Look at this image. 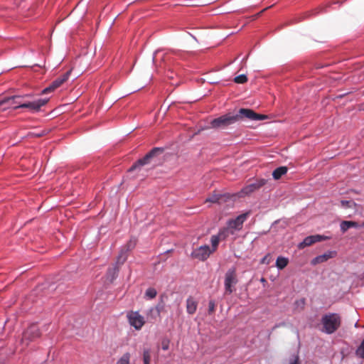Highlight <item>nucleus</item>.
<instances>
[{"mask_svg":"<svg viewBox=\"0 0 364 364\" xmlns=\"http://www.w3.org/2000/svg\"><path fill=\"white\" fill-rule=\"evenodd\" d=\"M58 87L55 84L54 82H52V83L45 89H43L41 92L42 95L48 94L50 92H53L55 90H56Z\"/></svg>","mask_w":364,"mask_h":364,"instance_id":"29","label":"nucleus"},{"mask_svg":"<svg viewBox=\"0 0 364 364\" xmlns=\"http://www.w3.org/2000/svg\"><path fill=\"white\" fill-rule=\"evenodd\" d=\"M27 96L28 95H14L11 97H4L3 102H5L6 106L3 107V110H6L9 108H13L14 109V106L22 105L23 102V99Z\"/></svg>","mask_w":364,"mask_h":364,"instance_id":"9","label":"nucleus"},{"mask_svg":"<svg viewBox=\"0 0 364 364\" xmlns=\"http://www.w3.org/2000/svg\"><path fill=\"white\" fill-rule=\"evenodd\" d=\"M49 99H38L37 100L33 102H23L21 105L14 106V109L18 108H28L32 111L38 112L40 110L41 107L47 104Z\"/></svg>","mask_w":364,"mask_h":364,"instance_id":"6","label":"nucleus"},{"mask_svg":"<svg viewBox=\"0 0 364 364\" xmlns=\"http://www.w3.org/2000/svg\"><path fill=\"white\" fill-rule=\"evenodd\" d=\"M130 354L126 353L117 360L116 364H129Z\"/></svg>","mask_w":364,"mask_h":364,"instance_id":"27","label":"nucleus"},{"mask_svg":"<svg viewBox=\"0 0 364 364\" xmlns=\"http://www.w3.org/2000/svg\"><path fill=\"white\" fill-rule=\"evenodd\" d=\"M215 301L213 300H210L208 303V312L209 314H212L215 311Z\"/></svg>","mask_w":364,"mask_h":364,"instance_id":"34","label":"nucleus"},{"mask_svg":"<svg viewBox=\"0 0 364 364\" xmlns=\"http://www.w3.org/2000/svg\"><path fill=\"white\" fill-rule=\"evenodd\" d=\"M183 38H193V37L191 35L190 33L187 32V34L186 36L183 35Z\"/></svg>","mask_w":364,"mask_h":364,"instance_id":"38","label":"nucleus"},{"mask_svg":"<svg viewBox=\"0 0 364 364\" xmlns=\"http://www.w3.org/2000/svg\"><path fill=\"white\" fill-rule=\"evenodd\" d=\"M166 154H172L171 152H166Z\"/></svg>","mask_w":364,"mask_h":364,"instance_id":"40","label":"nucleus"},{"mask_svg":"<svg viewBox=\"0 0 364 364\" xmlns=\"http://www.w3.org/2000/svg\"><path fill=\"white\" fill-rule=\"evenodd\" d=\"M289 260L284 257H278L276 260V267L278 269H283L288 264Z\"/></svg>","mask_w":364,"mask_h":364,"instance_id":"20","label":"nucleus"},{"mask_svg":"<svg viewBox=\"0 0 364 364\" xmlns=\"http://www.w3.org/2000/svg\"><path fill=\"white\" fill-rule=\"evenodd\" d=\"M332 257H333V252L329 251V252H325L323 255L316 256L311 260V263L312 265H316L317 264L323 263V262L327 261L328 259L331 258Z\"/></svg>","mask_w":364,"mask_h":364,"instance_id":"14","label":"nucleus"},{"mask_svg":"<svg viewBox=\"0 0 364 364\" xmlns=\"http://www.w3.org/2000/svg\"><path fill=\"white\" fill-rule=\"evenodd\" d=\"M267 180L264 178L257 179L254 183H252L243 187L240 192V196H245L250 195L252 193H254L255 191L259 190L260 188L264 186L267 183Z\"/></svg>","mask_w":364,"mask_h":364,"instance_id":"5","label":"nucleus"},{"mask_svg":"<svg viewBox=\"0 0 364 364\" xmlns=\"http://www.w3.org/2000/svg\"><path fill=\"white\" fill-rule=\"evenodd\" d=\"M169 348V342L167 340H164L161 343V348L164 350H168Z\"/></svg>","mask_w":364,"mask_h":364,"instance_id":"35","label":"nucleus"},{"mask_svg":"<svg viewBox=\"0 0 364 364\" xmlns=\"http://www.w3.org/2000/svg\"><path fill=\"white\" fill-rule=\"evenodd\" d=\"M151 360V354L149 349H144L143 352L144 364H149Z\"/></svg>","mask_w":364,"mask_h":364,"instance_id":"30","label":"nucleus"},{"mask_svg":"<svg viewBox=\"0 0 364 364\" xmlns=\"http://www.w3.org/2000/svg\"><path fill=\"white\" fill-rule=\"evenodd\" d=\"M321 322L322 324L321 331L326 334H332L340 328L341 318L338 314L328 313L322 316Z\"/></svg>","mask_w":364,"mask_h":364,"instance_id":"2","label":"nucleus"},{"mask_svg":"<svg viewBox=\"0 0 364 364\" xmlns=\"http://www.w3.org/2000/svg\"><path fill=\"white\" fill-rule=\"evenodd\" d=\"M250 212L242 213L234 219H230L227 222V227L230 230V234H234L235 230H240L242 228L244 222L247 220Z\"/></svg>","mask_w":364,"mask_h":364,"instance_id":"4","label":"nucleus"},{"mask_svg":"<svg viewBox=\"0 0 364 364\" xmlns=\"http://www.w3.org/2000/svg\"><path fill=\"white\" fill-rule=\"evenodd\" d=\"M196 0H183V6H198Z\"/></svg>","mask_w":364,"mask_h":364,"instance_id":"32","label":"nucleus"},{"mask_svg":"<svg viewBox=\"0 0 364 364\" xmlns=\"http://www.w3.org/2000/svg\"><path fill=\"white\" fill-rule=\"evenodd\" d=\"M167 148L155 147L145 154L141 159H152L162 156L163 154L167 150Z\"/></svg>","mask_w":364,"mask_h":364,"instance_id":"12","label":"nucleus"},{"mask_svg":"<svg viewBox=\"0 0 364 364\" xmlns=\"http://www.w3.org/2000/svg\"><path fill=\"white\" fill-rule=\"evenodd\" d=\"M351 202L350 200H341V204L343 208H349L350 207Z\"/></svg>","mask_w":364,"mask_h":364,"instance_id":"36","label":"nucleus"},{"mask_svg":"<svg viewBox=\"0 0 364 364\" xmlns=\"http://www.w3.org/2000/svg\"><path fill=\"white\" fill-rule=\"evenodd\" d=\"M229 234H230V230L226 227L220 228L216 235L218 236L220 240H225Z\"/></svg>","mask_w":364,"mask_h":364,"instance_id":"24","label":"nucleus"},{"mask_svg":"<svg viewBox=\"0 0 364 364\" xmlns=\"http://www.w3.org/2000/svg\"><path fill=\"white\" fill-rule=\"evenodd\" d=\"M196 309H197L196 301L192 298H188L186 301L187 312L190 314H193L196 312Z\"/></svg>","mask_w":364,"mask_h":364,"instance_id":"16","label":"nucleus"},{"mask_svg":"<svg viewBox=\"0 0 364 364\" xmlns=\"http://www.w3.org/2000/svg\"><path fill=\"white\" fill-rule=\"evenodd\" d=\"M237 283L236 269L235 267L230 268L225 275V294H231L235 291V285Z\"/></svg>","mask_w":364,"mask_h":364,"instance_id":"3","label":"nucleus"},{"mask_svg":"<svg viewBox=\"0 0 364 364\" xmlns=\"http://www.w3.org/2000/svg\"><path fill=\"white\" fill-rule=\"evenodd\" d=\"M156 294L157 292L154 288H148L145 291V297L149 299L155 298Z\"/></svg>","mask_w":364,"mask_h":364,"instance_id":"26","label":"nucleus"},{"mask_svg":"<svg viewBox=\"0 0 364 364\" xmlns=\"http://www.w3.org/2000/svg\"><path fill=\"white\" fill-rule=\"evenodd\" d=\"M136 239L135 237H131L130 240L127 242V243L122 247L126 250V251H128L129 252L136 247Z\"/></svg>","mask_w":364,"mask_h":364,"instance_id":"23","label":"nucleus"},{"mask_svg":"<svg viewBox=\"0 0 364 364\" xmlns=\"http://www.w3.org/2000/svg\"><path fill=\"white\" fill-rule=\"evenodd\" d=\"M289 364H299V357L297 354L292 355Z\"/></svg>","mask_w":364,"mask_h":364,"instance_id":"33","label":"nucleus"},{"mask_svg":"<svg viewBox=\"0 0 364 364\" xmlns=\"http://www.w3.org/2000/svg\"><path fill=\"white\" fill-rule=\"evenodd\" d=\"M129 324L136 330H140L144 326V318L138 311H132L127 314Z\"/></svg>","mask_w":364,"mask_h":364,"instance_id":"8","label":"nucleus"},{"mask_svg":"<svg viewBox=\"0 0 364 364\" xmlns=\"http://www.w3.org/2000/svg\"><path fill=\"white\" fill-rule=\"evenodd\" d=\"M41 335L40 330L37 325H31L23 333V340H33L38 338Z\"/></svg>","mask_w":364,"mask_h":364,"instance_id":"11","label":"nucleus"},{"mask_svg":"<svg viewBox=\"0 0 364 364\" xmlns=\"http://www.w3.org/2000/svg\"><path fill=\"white\" fill-rule=\"evenodd\" d=\"M45 135V132H41V133H37V134H35V136H36L37 137H41V136H43Z\"/></svg>","mask_w":364,"mask_h":364,"instance_id":"37","label":"nucleus"},{"mask_svg":"<svg viewBox=\"0 0 364 364\" xmlns=\"http://www.w3.org/2000/svg\"><path fill=\"white\" fill-rule=\"evenodd\" d=\"M267 118V117L266 115L257 114L252 109L241 108L235 114L228 113L213 119L210 122V127L213 129H225L228 126L232 125L244 119H248L253 121H259L265 119Z\"/></svg>","mask_w":364,"mask_h":364,"instance_id":"1","label":"nucleus"},{"mask_svg":"<svg viewBox=\"0 0 364 364\" xmlns=\"http://www.w3.org/2000/svg\"><path fill=\"white\" fill-rule=\"evenodd\" d=\"M355 354L358 357L360 358H364V338L360 345L356 349Z\"/></svg>","mask_w":364,"mask_h":364,"instance_id":"28","label":"nucleus"},{"mask_svg":"<svg viewBox=\"0 0 364 364\" xmlns=\"http://www.w3.org/2000/svg\"><path fill=\"white\" fill-rule=\"evenodd\" d=\"M326 238H327L326 237H325L323 235H310V236L306 237L303 240L302 242L299 243L298 248L300 250L304 249L306 247H309L316 242L323 241Z\"/></svg>","mask_w":364,"mask_h":364,"instance_id":"10","label":"nucleus"},{"mask_svg":"<svg viewBox=\"0 0 364 364\" xmlns=\"http://www.w3.org/2000/svg\"><path fill=\"white\" fill-rule=\"evenodd\" d=\"M70 72H71L70 70L67 71L63 75H61L59 77H58L57 79H55L53 81L55 82V84L59 87L61 85H63L65 82H66L68 80Z\"/></svg>","mask_w":364,"mask_h":364,"instance_id":"21","label":"nucleus"},{"mask_svg":"<svg viewBox=\"0 0 364 364\" xmlns=\"http://www.w3.org/2000/svg\"><path fill=\"white\" fill-rule=\"evenodd\" d=\"M358 226L357 223L354 221H342L341 225H340V227H341V230L343 232H345L346 231H347L348 229L351 228H356Z\"/></svg>","mask_w":364,"mask_h":364,"instance_id":"19","label":"nucleus"},{"mask_svg":"<svg viewBox=\"0 0 364 364\" xmlns=\"http://www.w3.org/2000/svg\"><path fill=\"white\" fill-rule=\"evenodd\" d=\"M149 161H136V163H134L132 167L129 168V171L133 172L136 170H141V168L146 165Z\"/></svg>","mask_w":364,"mask_h":364,"instance_id":"22","label":"nucleus"},{"mask_svg":"<svg viewBox=\"0 0 364 364\" xmlns=\"http://www.w3.org/2000/svg\"><path fill=\"white\" fill-rule=\"evenodd\" d=\"M160 316V311L157 307H151L146 313V317L149 321L153 322Z\"/></svg>","mask_w":364,"mask_h":364,"instance_id":"15","label":"nucleus"},{"mask_svg":"<svg viewBox=\"0 0 364 364\" xmlns=\"http://www.w3.org/2000/svg\"><path fill=\"white\" fill-rule=\"evenodd\" d=\"M267 256L264 257L262 260H261V263H265L266 262V259H267Z\"/></svg>","mask_w":364,"mask_h":364,"instance_id":"39","label":"nucleus"},{"mask_svg":"<svg viewBox=\"0 0 364 364\" xmlns=\"http://www.w3.org/2000/svg\"><path fill=\"white\" fill-rule=\"evenodd\" d=\"M128 253L129 252L126 251V250L123 247H122L117 257V264H124L128 257Z\"/></svg>","mask_w":364,"mask_h":364,"instance_id":"18","label":"nucleus"},{"mask_svg":"<svg viewBox=\"0 0 364 364\" xmlns=\"http://www.w3.org/2000/svg\"><path fill=\"white\" fill-rule=\"evenodd\" d=\"M220 240L219 239L218 236H217L216 235H213L211 236L210 242L212 245V248H210V250H213V252H214L217 250Z\"/></svg>","mask_w":364,"mask_h":364,"instance_id":"25","label":"nucleus"},{"mask_svg":"<svg viewBox=\"0 0 364 364\" xmlns=\"http://www.w3.org/2000/svg\"><path fill=\"white\" fill-rule=\"evenodd\" d=\"M287 168L286 166H279L273 172H272V176L274 179L279 180L281 178V177L284 175H285L287 172Z\"/></svg>","mask_w":364,"mask_h":364,"instance_id":"17","label":"nucleus"},{"mask_svg":"<svg viewBox=\"0 0 364 364\" xmlns=\"http://www.w3.org/2000/svg\"><path fill=\"white\" fill-rule=\"evenodd\" d=\"M231 195L230 193H219L216 191H214L209 197H208L205 202V203H219L220 200L223 198H225L226 199L230 198Z\"/></svg>","mask_w":364,"mask_h":364,"instance_id":"13","label":"nucleus"},{"mask_svg":"<svg viewBox=\"0 0 364 364\" xmlns=\"http://www.w3.org/2000/svg\"><path fill=\"white\" fill-rule=\"evenodd\" d=\"M211 253H213V250H210V247L208 245H205L196 248L192 252L191 256L193 258L200 261H205L209 257Z\"/></svg>","mask_w":364,"mask_h":364,"instance_id":"7","label":"nucleus"},{"mask_svg":"<svg viewBox=\"0 0 364 364\" xmlns=\"http://www.w3.org/2000/svg\"><path fill=\"white\" fill-rule=\"evenodd\" d=\"M247 81V77L245 75H240L235 77L234 82L237 84H243Z\"/></svg>","mask_w":364,"mask_h":364,"instance_id":"31","label":"nucleus"}]
</instances>
